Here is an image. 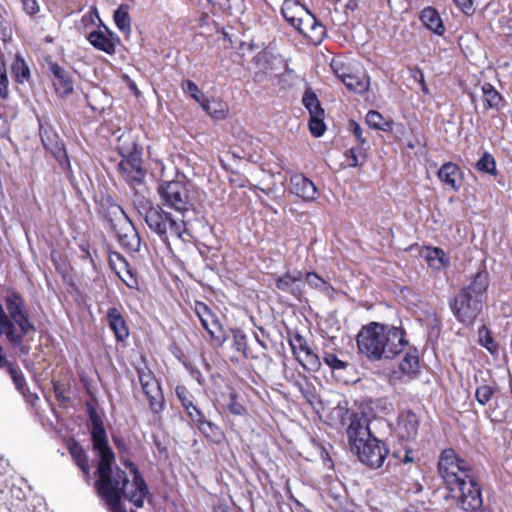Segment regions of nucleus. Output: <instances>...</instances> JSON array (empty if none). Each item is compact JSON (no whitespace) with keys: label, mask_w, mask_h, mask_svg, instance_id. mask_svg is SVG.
Segmentation results:
<instances>
[{"label":"nucleus","mask_w":512,"mask_h":512,"mask_svg":"<svg viewBox=\"0 0 512 512\" xmlns=\"http://www.w3.org/2000/svg\"><path fill=\"white\" fill-rule=\"evenodd\" d=\"M298 79V76L294 72V70L287 68L283 74L280 76L281 83H287L288 85H292Z\"/></svg>","instance_id":"47"},{"label":"nucleus","mask_w":512,"mask_h":512,"mask_svg":"<svg viewBox=\"0 0 512 512\" xmlns=\"http://www.w3.org/2000/svg\"><path fill=\"white\" fill-rule=\"evenodd\" d=\"M481 101L483 112L494 109L498 111L503 103V98L500 93L490 84L485 83L481 86Z\"/></svg>","instance_id":"22"},{"label":"nucleus","mask_w":512,"mask_h":512,"mask_svg":"<svg viewBox=\"0 0 512 512\" xmlns=\"http://www.w3.org/2000/svg\"><path fill=\"white\" fill-rule=\"evenodd\" d=\"M175 393L192 422L202 419V412L193 404L192 396L185 386H177Z\"/></svg>","instance_id":"25"},{"label":"nucleus","mask_w":512,"mask_h":512,"mask_svg":"<svg viewBox=\"0 0 512 512\" xmlns=\"http://www.w3.org/2000/svg\"><path fill=\"white\" fill-rule=\"evenodd\" d=\"M9 81L6 74L5 65L3 62L0 63V97L7 99L9 96Z\"/></svg>","instance_id":"44"},{"label":"nucleus","mask_w":512,"mask_h":512,"mask_svg":"<svg viewBox=\"0 0 512 512\" xmlns=\"http://www.w3.org/2000/svg\"><path fill=\"white\" fill-rule=\"evenodd\" d=\"M290 346L296 359L305 369L317 371L320 368L321 362L319 357L312 351L302 336L297 334L290 341Z\"/></svg>","instance_id":"9"},{"label":"nucleus","mask_w":512,"mask_h":512,"mask_svg":"<svg viewBox=\"0 0 512 512\" xmlns=\"http://www.w3.org/2000/svg\"><path fill=\"white\" fill-rule=\"evenodd\" d=\"M471 99H472L473 103H476V95L475 94H471ZM475 107H476V109L478 108L477 104H475Z\"/></svg>","instance_id":"61"},{"label":"nucleus","mask_w":512,"mask_h":512,"mask_svg":"<svg viewBox=\"0 0 512 512\" xmlns=\"http://www.w3.org/2000/svg\"><path fill=\"white\" fill-rule=\"evenodd\" d=\"M330 2H332L333 4H336L338 2H340L341 0H329Z\"/></svg>","instance_id":"63"},{"label":"nucleus","mask_w":512,"mask_h":512,"mask_svg":"<svg viewBox=\"0 0 512 512\" xmlns=\"http://www.w3.org/2000/svg\"><path fill=\"white\" fill-rule=\"evenodd\" d=\"M346 7L351 10H355L358 7V1L357 0H349L346 4Z\"/></svg>","instance_id":"56"},{"label":"nucleus","mask_w":512,"mask_h":512,"mask_svg":"<svg viewBox=\"0 0 512 512\" xmlns=\"http://www.w3.org/2000/svg\"><path fill=\"white\" fill-rule=\"evenodd\" d=\"M345 163L348 167H357L359 165L358 155L355 148L348 149L344 153Z\"/></svg>","instance_id":"46"},{"label":"nucleus","mask_w":512,"mask_h":512,"mask_svg":"<svg viewBox=\"0 0 512 512\" xmlns=\"http://www.w3.org/2000/svg\"><path fill=\"white\" fill-rule=\"evenodd\" d=\"M495 393V388L491 385L483 384L477 387L475 392L476 400L479 404H487Z\"/></svg>","instance_id":"39"},{"label":"nucleus","mask_w":512,"mask_h":512,"mask_svg":"<svg viewBox=\"0 0 512 512\" xmlns=\"http://www.w3.org/2000/svg\"><path fill=\"white\" fill-rule=\"evenodd\" d=\"M302 103L305 106V108L309 111L310 117H324V110L321 107L316 94L310 89H307L305 91L302 98Z\"/></svg>","instance_id":"32"},{"label":"nucleus","mask_w":512,"mask_h":512,"mask_svg":"<svg viewBox=\"0 0 512 512\" xmlns=\"http://www.w3.org/2000/svg\"><path fill=\"white\" fill-rule=\"evenodd\" d=\"M193 423L198 426V429L205 437L211 439L214 442L220 441L222 437L220 429L212 422L207 421L204 414H202V419L199 421H194Z\"/></svg>","instance_id":"33"},{"label":"nucleus","mask_w":512,"mask_h":512,"mask_svg":"<svg viewBox=\"0 0 512 512\" xmlns=\"http://www.w3.org/2000/svg\"><path fill=\"white\" fill-rule=\"evenodd\" d=\"M138 378L141 386L156 380L151 370L147 367L138 369Z\"/></svg>","instance_id":"45"},{"label":"nucleus","mask_w":512,"mask_h":512,"mask_svg":"<svg viewBox=\"0 0 512 512\" xmlns=\"http://www.w3.org/2000/svg\"><path fill=\"white\" fill-rule=\"evenodd\" d=\"M229 410L231 413H233L235 415H242L244 413V407L237 403H232L229 406Z\"/></svg>","instance_id":"53"},{"label":"nucleus","mask_w":512,"mask_h":512,"mask_svg":"<svg viewBox=\"0 0 512 512\" xmlns=\"http://www.w3.org/2000/svg\"><path fill=\"white\" fill-rule=\"evenodd\" d=\"M407 344L403 329L378 322L364 326L357 335L359 351L373 361L394 358Z\"/></svg>","instance_id":"2"},{"label":"nucleus","mask_w":512,"mask_h":512,"mask_svg":"<svg viewBox=\"0 0 512 512\" xmlns=\"http://www.w3.org/2000/svg\"><path fill=\"white\" fill-rule=\"evenodd\" d=\"M114 255H115V257H116L118 260H120V261L123 263V265H124L125 267L127 266V262H126V260H125V259H123V257H122L119 253H115Z\"/></svg>","instance_id":"58"},{"label":"nucleus","mask_w":512,"mask_h":512,"mask_svg":"<svg viewBox=\"0 0 512 512\" xmlns=\"http://www.w3.org/2000/svg\"><path fill=\"white\" fill-rule=\"evenodd\" d=\"M438 471L448 489L455 487V484L465 478L473 475L471 465L464 459L460 458L456 452L451 449H444L438 461Z\"/></svg>","instance_id":"6"},{"label":"nucleus","mask_w":512,"mask_h":512,"mask_svg":"<svg viewBox=\"0 0 512 512\" xmlns=\"http://www.w3.org/2000/svg\"><path fill=\"white\" fill-rule=\"evenodd\" d=\"M479 343L486 348L491 354H496L498 352V345L493 340L490 332L486 326H482L478 330Z\"/></svg>","instance_id":"37"},{"label":"nucleus","mask_w":512,"mask_h":512,"mask_svg":"<svg viewBox=\"0 0 512 512\" xmlns=\"http://www.w3.org/2000/svg\"><path fill=\"white\" fill-rule=\"evenodd\" d=\"M324 363L329 366L332 370H344L348 367V363L339 359L333 353H325L323 357Z\"/></svg>","instance_id":"42"},{"label":"nucleus","mask_w":512,"mask_h":512,"mask_svg":"<svg viewBox=\"0 0 512 512\" xmlns=\"http://www.w3.org/2000/svg\"><path fill=\"white\" fill-rule=\"evenodd\" d=\"M483 307L482 299L473 297L468 290H460L450 302L452 313L464 325H472Z\"/></svg>","instance_id":"8"},{"label":"nucleus","mask_w":512,"mask_h":512,"mask_svg":"<svg viewBox=\"0 0 512 512\" xmlns=\"http://www.w3.org/2000/svg\"><path fill=\"white\" fill-rule=\"evenodd\" d=\"M15 80L23 83L30 78V70L24 59L17 54L11 67Z\"/></svg>","instance_id":"34"},{"label":"nucleus","mask_w":512,"mask_h":512,"mask_svg":"<svg viewBox=\"0 0 512 512\" xmlns=\"http://www.w3.org/2000/svg\"><path fill=\"white\" fill-rule=\"evenodd\" d=\"M439 180L454 191H458L462 184V171L453 162L444 163L437 172Z\"/></svg>","instance_id":"17"},{"label":"nucleus","mask_w":512,"mask_h":512,"mask_svg":"<svg viewBox=\"0 0 512 512\" xmlns=\"http://www.w3.org/2000/svg\"><path fill=\"white\" fill-rule=\"evenodd\" d=\"M5 302L7 313L0 304V334L26 355L29 347L23 344V339L30 332L35 331V327L29 321L24 300L18 294L13 293L7 296Z\"/></svg>","instance_id":"4"},{"label":"nucleus","mask_w":512,"mask_h":512,"mask_svg":"<svg viewBox=\"0 0 512 512\" xmlns=\"http://www.w3.org/2000/svg\"><path fill=\"white\" fill-rule=\"evenodd\" d=\"M476 168L478 171L494 174L496 170L495 160L490 154L484 153L483 156L477 161Z\"/></svg>","instance_id":"40"},{"label":"nucleus","mask_w":512,"mask_h":512,"mask_svg":"<svg viewBox=\"0 0 512 512\" xmlns=\"http://www.w3.org/2000/svg\"><path fill=\"white\" fill-rule=\"evenodd\" d=\"M54 390H55V393L57 394V396L60 397L61 391H60L59 385H54Z\"/></svg>","instance_id":"60"},{"label":"nucleus","mask_w":512,"mask_h":512,"mask_svg":"<svg viewBox=\"0 0 512 512\" xmlns=\"http://www.w3.org/2000/svg\"><path fill=\"white\" fill-rule=\"evenodd\" d=\"M399 369L406 375H416L419 371V355L415 348H409L402 358Z\"/></svg>","instance_id":"27"},{"label":"nucleus","mask_w":512,"mask_h":512,"mask_svg":"<svg viewBox=\"0 0 512 512\" xmlns=\"http://www.w3.org/2000/svg\"><path fill=\"white\" fill-rule=\"evenodd\" d=\"M425 258L428 265L435 270H440L449 265L448 257L440 248L428 249Z\"/></svg>","instance_id":"31"},{"label":"nucleus","mask_w":512,"mask_h":512,"mask_svg":"<svg viewBox=\"0 0 512 512\" xmlns=\"http://www.w3.org/2000/svg\"><path fill=\"white\" fill-rule=\"evenodd\" d=\"M202 109L215 120H222L227 116V106L217 100H202Z\"/></svg>","instance_id":"30"},{"label":"nucleus","mask_w":512,"mask_h":512,"mask_svg":"<svg viewBox=\"0 0 512 512\" xmlns=\"http://www.w3.org/2000/svg\"><path fill=\"white\" fill-rule=\"evenodd\" d=\"M350 449L361 463L372 469L380 468L388 455L385 443L371 434L368 419L355 415L346 429Z\"/></svg>","instance_id":"3"},{"label":"nucleus","mask_w":512,"mask_h":512,"mask_svg":"<svg viewBox=\"0 0 512 512\" xmlns=\"http://www.w3.org/2000/svg\"><path fill=\"white\" fill-rule=\"evenodd\" d=\"M282 15L285 20L294 28L301 25L302 22L311 23L310 11L297 0H284Z\"/></svg>","instance_id":"12"},{"label":"nucleus","mask_w":512,"mask_h":512,"mask_svg":"<svg viewBox=\"0 0 512 512\" xmlns=\"http://www.w3.org/2000/svg\"><path fill=\"white\" fill-rule=\"evenodd\" d=\"M114 21H115L116 26L122 32L130 31L131 23H130V17H129V13L127 11V8H124L123 6H120L114 12Z\"/></svg>","instance_id":"38"},{"label":"nucleus","mask_w":512,"mask_h":512,"mask_svg":"<svg viewBox=\"0 0 512 512\" xmlns=\"http://www.w3.org/2000/svg\"><path fill=\"white\" fill-rule=\"evenodd\" d=\"M403 463H411L413 462V458L410 456V451H405L404 457L401 459Z\"/></svg>","instance_id":"55"},{"label":"nucleus","mask_w":512,"mask_h":512,"mask_svg":"<svg viewBox=\"0 0 512 512\" xmlns=\"http://www.w3.org/2000/svg\"><path fill=\"white\" fill-rule=\"evenodd\" d=\"M480 512H490L489 510L483 509Z\"/></svg>","instance_id":"64"},{"label":"nucleus","mask_w":512,"mask_h":512,"mask_svg":"<svg viewBox=\"0 0 512 512\" xmlns=\"http://www.w3.org/2000/svg\"><path fill=\"white\" fill-rule=\"evenodd\" d=\"M88 41L97 50L112 55L115 53L116 45L119 43V38L104 26V29L95 30L89 33Z\"/></svg>","instance_id":"13"},{"label":"nucleus","mask_w":512,"mask_h":512,"mask_svg":"<svg viewBox=\"0 0 512 512\" xmlns=\"http://www.w3.org/2000/svg\"><path fill=\"white\" fill-rule=\"evenodd\" d=\"M210 327L216 332V329H219V325L217 327L213 326V324L210 323Z\"/></svg>","instance_id":"62"},{"label":"nucleus","mask_w":512,"mask_h":512,"mask_svg":"<svg viewBox=\"0 0 512 512\" xmlns=\"http://www.w3.org/2000/svg\"><path fill=\"white\" fill-rule=\"evenodd\" d=\"M125 274L126 276H123L118 272L119 277L126 283V285L128 287H133L136 284V279L133 274L129 270H126Z\"/></svg>","instance_id":"52"},{"label":"nucleus","mask_w":512,"mask_h":512,"mask_svg":"<svg viewBox=\"0 0 512 512\" xmlns=\"http://www.w3.org/2000/svg\"><path fill=\"white\" fill-rule=\"evenodd\" d=\"M40 136L46 150H48L58 161L63 163L67 161V154L63 143L56 132L46 124L40 123Z\"/></svg>","instance_id":"11"},{"label":"nucleus","mask_w":512,"mask_h":512,"mask_svg":"<svg viewBox=\"0 0 512 512\" xmlns=\"http://www.w3.org/2000/svg\"><path fill=\"white\" fill-rule=\"evenodd\" d=\"M7 363L5 356L2 354V347L0 346V367H4Z\"/></svg>","instance_id":"57"},{"label":"nucleus","mask_w":512,"mask_h":512,"mask_svg":"<svg viewBox=\"0 0 512 512\" xmlns=\"http://www.w3.org/2000/svg\"><path fill=\"white\" fill-rule=\"evenodd\" d=\"M349 129L361 144L366 143V140L362 136V128L357 122L351 120L349 122Z\"/></svg>","instance_id":"49"},{"label":"nucleus","mask_w":512,"mask_h":512,"mask_svg":"<svg viewBox=\"0 0 512 512\" xmlns=\"http://www.w3.org/2000/svg\"><path fill=\"white\" fill-rule=\"evenodd\" d=\"M338 62H332L331 67L337 77L345 84V86L356 93H364L369 88V77L364 73H340Z\"/></svg>","instance_id":"15"},{"label":"nucleus","mask_w":512,"mask_h":512,"mask_svg":"<svg viewBox=\"0 0 512 512\" xmlns=\"http://www.w3.org/2000/svg\"><path fill=\"white\" fill-rule=\"evenodd\" d=\"M196 314L198 315L202 326L207 330L210 336H215V331L210 327V321L213 326H218V321L215 319L214 315L210 311V309L201 302H197L195 306Z\"/></svg>","instance_id":"29"},{"label":"nucleus","mask_w":512,"mask_h":512,"mask_svg":"<svg viewBox=\"0 0 512 512\" xmlns=\"http://www.w3.org/2000/svg\"><path fill=\"white\" fill-rule=\"evenodd\" d=\"M324 117H316L312 116L310 117L309 121V129L313 136L315 137H321L326 129L325 123L323 121Z\"/></svg>","instance_id":"43"},{"label":"nucleus","mask_w":512,"mask_h":512,"mask_svg":"<svg viewBox=\"0 0 512 512\" xmlns=\"http://www.w3.org/2000/svg\"><path fill=\"white\" fill-rule=\"evenodd\" d=\"M289 190L291 193L302 198L305 201L316 199L317 188L315 184L301 173L294 174L290 177Z\"/></svg>","instance_id":"14"},{"label":"nucleus","mask_w":512,"mask_h":512,"mask_svg":"<svg viewBox=\"0 0 512 512\" xmlns=\"http://www.w3.org/2000/svg\"><path fill=\"white\" fill-rule=\"evenodd\" d=\"M142 387L149 402V407L154 414H159L164 408V396L157 380L145 384Z\"/></svg>","instance_id":"19"},{"label":"nucleus","mask_w":512,"mask_h":512,"mask_svg":"<svg viewBox=\"0 0 512 512\" xmlns=\"http://www.w3.org/2000/svg\"><path fill=\"white\" fill-rule=\"evenodd\" d=\"M125 274L126 276H123L118 272L119 277L126 283V285L128 287H133L136 284V279L133 274L129 270H126Z\"/></svg>","instance_id":"51"},{"label":"nucleus","mask_w":512,"mask_h":512,"mask_svg":"<svg viewBox=\"0 0 512 512\" xmlns=\"http://www.w3.org/2000/svg\"><path fill=\"white\" fill-rule=\"evenodd\" d=\"M455 4L465 13L471 14L474 11V0H453Z\"/></svg>","instance_id":"48"},{"label":"nucleus","mask_w":512,"mask_h":512,"mask_svg":"<svg viewBox=\"0 0 512 512\" xmlns=\"http://www.w3.org/2000/svg\"><path fill=\"white\" fill-rule=\"evenodd\" d=\"M419 418L408 410L402 412L398 417L397 433L403 440H413L418 434Z\"/></svg>","instance_id":"16"},{"label":"nucleus","mask_w":512,"mask_h":512,"mask_svg":"<svg viewBox=\"0 0 512 512\" xmlns=\"http://www.w3.org/2000/svg\"><path fill=\"white\" fill-rule=\"evenodd\" d=\"M422 24L437 35H443L445 27L442 19L436 9L432 7H426L422 10L420 15Z\"/></svg>","instance_id":"24"},{"label":"nucleus","mask_w":512,"mask_h":512,"mask_svg":"<svg viewBox=\"0 0 512 512\" xmlns=\"http://www.w3.org/2000/svg\"><path fill=\"white\" fill-rule=\"evenodd\" d=\"M50 71L54 76L53 85L56 92L62 96H68L73 92V81L70 74L57 63H50Z\"/></svg>","instance_id":"18"},{"label":"nucleus","mask_w":512,"mask_h":512,"mask_svg":"<svg viewBox=\"0 0 512 512\" xmlns=\"http://www.w3.org/2000/svg\"><path fill=\"white\" fill-rule=\"evenodd\" d=\"M12 378L17 386L20 385L21 381L23 380L20 375H18L15 371H11Z\"/></svg>","instance_id":"54"},{"label":"nucleus","mask_w":512,"mask_h":512,"mask_svg":"<svg viewBox=\"0 0 512 512\" xmlns=\"http://www.w3.org/2000/svg\"><path fill=\"white\" fill-rule=\"evenodd\" d=\"M24 10L29 14L33 15L38 12V5L36 0H22Z\"/></svg>","instance_id":"50"},{"label":"nucleus","mask_w":512,"mask_h":512,"mask_svg":"<svg viewBox=\"0 0 512 512\" xmlns=\"http://www.w3.org/2000/svg\"><path fill=\"white\" fill-rule=\"evenodd\" d=\"M122 159L118 164V169L129 185H139L146 176V170L143 167L141 148L135 141L124 142L118 147Z\"/></svg>","instance_id":"5"},{"label":"nucleus","mask_w":512,"mask_h":512,"mask_svg":"<svg viewBox=\"0 0 512 512\" xmlns=\"http://www.w3.org/2000/svg\"><path fill=\"white\" fill-rule=\"evenodd\" d=\"M278 290L293 296L297 300H301L305 294L304 289V272L294 270L286 272L275 280Z\"/></svg>","instance_id":"10"},{"label":"nucleus","mask_w":512,"mask_h":512,"mask_svg":"<svg viewBox=\"0 0 512 512\" xmlns=\"http://www.w3.org/2000/svg\"><path fill=\"white\" fill-rule=\"evenodd\" d=\"M107 318L110 329L118 341H123L129 336V330L120 311L111 307L107 311Z\"/></svg>","instance_id":"21"},{"label":"nucleus","mask_w":512,"mask_h":512,"mask_svg":"<svg viewBox=\"0 0 512 512\" xmlns=\"http://www.w3.org/2000/svg\"><path fill=\"white\" fill-rule=\"evenodd\" d=\"M157 191L163 206L174 210L175 214L144 198H138L134 203L139 214L144 217L149 229L165 244L169 245L170 240L189 241L191 235L187 229V216L193 211V203L186 184L180 181L163 182Z\"/></svg>","instance_id":"1"},{"label":"nucleus","mask_w":512,"mask_h":512,"mask_svg":"<svg viewBox=\"0 0 512 512\" xmlns=\"http://www.w3.org/2000/svg\"><path fill=\"white\" fill-rule=\"evenodd\" d=\"M121 211V214L123 215L124 217V227L123 229H127V232H125L124 234H121L119 233V241L120 243L129 248V249H137V247L139 246L140 244V240L137 236V233L136 231L134 230V228L132 227V224L131 222L127 219L124 211L122 209H120Z\"/></svg>","instance_id":"28"},{"label":"nucleus","mask_w":512,"mask_h":512,"mask_svg":"<svg viewBox=\"0 0 512 512\" xmlns=\"http://www.w3.org/2000/svg\"><path fill=\"white\" fill-rule=\"evenodd\" d=\"M305 285L322 292H327L330 288L329 284L314 272L304 273V286Z\"/></svg>","instance_id":"36"},{"label":"nucleus","mask_w":512,"mask_h":512,"mask_svg":"<svg viewBox=\"0 0 512 512\" xmlns=\"http://www.w3.org/2000/svg\"><path fill=\"white\" fill-rule=\"evenodd\" d=\"M68 450L74 463L81 469L86 481L89 482L90 465L86 451L79 443L75 441L69 443Z\"/></svg>","instance_id":"23"},{"label":"nucleus","mask_w":512,"mask_h":512,"mask_svg":"<svg viewBox=\"0 0 512 512\" xmlns=\"http://www.w3.org/2000/svg\"><path fill=\"white\" fill-rule=\"evenodd\" d=\"M489 286V274L487 271L482 270L477 272L472 282L467 286L462 288L461 290H468V293H471L473 297H477V299H482L484 301V295Z\"/></svg>","instance_id":"26"},{"label":"nucleus","mask_w":512,"mask_h":512,"mask_svg":"<svg viewBox=\"0 0 512 512\" xmlns=\"http://www.w3.org/2000/svg\"><path fill=\"white\" fill-rule=\"evenodd\" d=\"M366 122L369 127L376 130L389 131L391 129V123L375 110H370L367 113Z\"/></svg>","instance_id":"35"},{"label":"nucleus","mask_w":512,"mask_h":512,"mask_svg":"<svg viewBox=\"0 0 512 512\" xmlns=\"http://www.w3.org/2000/svg\"><path fill=\"white\" fill-rule=\"evenodd\" d=\"M449 490L458 492V505L465 512H476L483 505L481 486L474 474L455 484V487H450Z\"/></svg>","instance_id":"7"},{"label":"nucleus","mask_w":512,"mask_h":512,"mask_svg":"<svg viewBox=\"0 0 512 512\" xmlns=\"http://www.w3.org/2000/svg\"><path fill=\"white\" fill-rule=\"evenodd\" d=\"M339 63L338 67L340 69V73H348L347 69L343 66V64L340 61H337Z\"/></svg>","instance_id":"59"},{"label":"nucleus","mask_w":512,"mask_h":512,"mask_svg":"<svg viewBox=\"0 0 512 512\" xmlns=\"http://www.w3.org/2000/svg\"><path fill=\"white\" fill-rule=\"evenodd\" d=\"M182 88L185 93L189 94L200 105L202 104V100L206 99V97L199 90L198 86L191 80L184 81Z\"/></svg>","instance_id":"41"},{"label":"nucleus","mask_w":512,"mask_h":512,"mask_svg":"<svg viewBox=\"0 0 512 512\" xmlns=\"http://www.w3.org/2000/svg\"><path fill=\"white\" fill-rule=\"evenodd\" d=\"M311 23L302 22L301 25L295 29L302 35L307 37L314 44L320 43L326 35V29L322 23H320L315 16L310 12Z\"/></svg>","instance_id":"20"}]
</instances>
